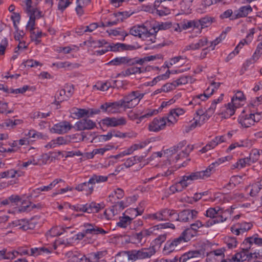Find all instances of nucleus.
<instances>
[{"instance_id":"1","label":"nucleus","mask_w":262,"mask_h":262,"mask_svg":"<svg viewBox=\"0 0 262 262\" xmlns=\"http://www.w3.org/2000/svg\"><path fill=\"white\" fill-rule=\"evenodd\" d=\"M202 179L199 171L187 173L182 177V179L170 187V190L173 193L181 192L186 188L193 181Z\"/></svg>"},{"instance_id":"2","label":"nucleus","mask_w":262,"mask_h":262,"mask_svg":"<svg viewBox=\"0 0 262 262\" xmlns=\"http://www.w3.org/2000/svg\"><path fill=\"white\" fill-rule=\"evenodd\" d=\"M246 247L248 248V246L244 245V242L242 244L241 250L236 253L235 254L233 255L231 259H229L230 261H237V262H243L245 260H249L252 258H259L260 259V257L262 256L260 255L259 253H249V251L251 248L246 249ZM262 262V261H261Z\"/></svg>"},{"instance_id":"3","label":"nucleus","mask_w":262,"mask_h":262,"mask_svg":"<svg viewBox=\"0 0 262 262\" xmlns=\"http://www.w3.org/2000/svg\"><path fill=\"white\" fill-rule=\"evenodd\" d=\"M144 94L140 93L139 91H132L127 95H125L120 99L124 110L132 108L135 107L143 97Z\"/></svg>"},{"instance_id":"4","label":"nucleus","mask_w":262,"mask_h":262,"mask_svg":"<svg viewBox=\"0 0 262 262\" xmlns=\"http://www.w3.org/2000/svg\"><path fill=\"white\" fill-rule=\"evenodd\" d=\"M177 211L175 210L165 208L151 214V218L159 221H177Z\"/></svg>"},{"instance_id":"5","label":"nucleus","mask_w":262,"mask_h":262,"mask_svg":"<svg viewBox=\"0 0 262 262\" xmlns=\"http://www.w3.org/2000/svg\"><path fill=\"white\" fill-rule=\"evenodd\" d=\"M184 243L179 236L176 238H170L164 245L163 253L165 255H168L173 252L180 250Z\"/></svg>"},{"instance_id":"6","label":"nucleus","mask_w":262,"mask_h":262,"mask_svg":"<svg viewBox=\"0 0 262 262\" xmlns=\"http://www.w3.org/2000/svg\"><path fill=\"white\" fill-rule=\"evenodd\" d=\"M198 212L195 210L185 209L177 213V221L190 222L197 217Z\"/></svg>"},{"instance_id":"7","label":"nucleus","mask_w":262,"mask_h":262,"mask_svg":"<svg viewBox=\"0 0 262 262\" xmlns=\"http://www.w3.org/2000/svg\"><path fill=\"white\" fill-rule=\"evenodd\" d=\"M252 226L250 222L238 223L231 227V231L235 235H239L250 230Z\"/></svg>"},{"instance_id":"8","label":"nucleus","mask_w":262,"mask_h":262,"mask_svg":"<svg viewBox=\"0 0 262 262\" xmlns=\"http://www.w3.org/2000/svg\"><path fill=\"white\" fill-rule=\"evenodd\" d=\"M102 124L107 127H116L124 125L126 123V120L124 117H106L101 120Z\"/></svg>"},{"instance_id":"9","label":"nucleus","mask_w":262,"mask_h":262,"mask_svg":"<svg viewBox=\"0 0 262 262\" xmlns=\"http://www.w3.org/2000/svg\"><path fill=\"white\" fill-rule=\"evenodd\" d=\"M71 142V138L69 136H60L51 140L46 145L47 148H54L57 146L67 145Z\"/></svg>"},{"instance_id":"10","label":"nucleus","mask_w":262,"mask_h":262,"mask_svg":"<svg viewBox=\"0 0 262 262\" xmlns=\"http://www.w3.org/2000/svg\"><path fill=\"white\" fill-rule=\"evenodd\" d=\"M167 118H155L149 124L148 129L151 132H159L164 128L166 124Z\"/></svg>"},{"instance_id":"11","label":"nucleus","mask_w":262,"mask_h":262,"mask_svg":"<svg viewBox=\"0 0 262 262\" xmlns=\"http://www.w3.org/2000/svg\"><path fill=\"white\" fill-rule=\"evenodd\" d=\"M72 128V125L68 121H62L55 124L51 129L54 133L62 134L67 133Z\"/></svg>"},{"instance_id":"12","label":"nucleus","mask_w":262,"mask_h":262,"mask_svg":"<svg viewBox=\"0 0 262 262\" xmlns=\"http://www.w3.org/2000/svg\"><path fill=\"white\" fill-rule=\"evenodd\" d=\"M65 255L69 258L68 262H88L85 256L77 251H69L66 253Z\"/></svg>"},{"instance_id":"13","label":"nucleus","mask_w":262,"mask_h":262,"mask_svg":"<svg viewBox=\"0 0 262 262\" xmlns=\"http://www.w3.org/2000/svg\"><path fill=\"white\" fill-rule=\"evenodd\" d=\"M96 123L90 119H82L76 122L75 127L78 130H89L94 128Z\"/></svg>"},{"instance_id":"14","label":"nucleus","mask_w":262,"mask_h":262,"mask_svg":"<svg viewBox=\"0 0 262 262\" xmlns=\"http://www.w3.org/2000/svg\"><path fill=\"white\" fill-rule=\"evenodd\" d=\"M252 116H253V115L252 114L245 115L244 111H243L242 114L238 117V123L244 127L247 128L250 127L251 125H254L255 123V120L253 119Z\"/></svg>"},{"instance_id":"15","label":"nucleus","mask_w":262,"mask_h":262,"mask_svg":"<svg viewBox=\"0 0 262 262\" xmlns=\"http://www.w3.org/2000/svg\"><path fill=\"white\" fill-rule=\"evenodd\" d=\"M94 185L91 178L88 182H85L78 184L75 187V189L78 191H85L86 195L92 194L94 190Z\"/></svg>"},{"instance_id":"16","label":"nucleus","mask_w":262,"mask_h":262,"mask_svg":"<svg viewBox=\"0 0 262 262\" xmlns=\"http://www.w3.org/2000/svg\"><path fill=\"white\" fill-rule=\"evenodd\" d=\"M85 229V233L86 234H105L107 231L94 224L85 223L83 225Z\"/></svg>"},{"instance_id":"17","label":"nucleus","mask_w":262,"mask_h":262,"mask_svg":"<svg viewBox=\"0 0 262 262\" xmlns=\"http://www.w3.org/2000/svg\"><path fill=\"white\" fill-rule=\"evenodd\" d=\"M160 0H156L154 3V7L156 9L157 13L160 16H164L169 14L170 13V10L167 6L166 2H161Z\"/></svg>"},{"instance_id":"18","label":"nucleus","mask_w":262,"mask_h":262,"mask_svg":"<svg viewBox=\"0 0 262 262\" xmlns=\"http://www.w3.org/2000/svg\"><path fill=\"white\" fill-rule=\"evenodd\" d=\"M185 111L183 108H177L171 110L167 118L168 125L173 124L177 122V117L184 114Z\"/></svg>"},{"instance_id":"19","label":"nucleus","mask_w":262,"mask_h":262,"mask_svg":"<svg viewBox=\"0 0 262 262\" xmlns=\"http://www.w3.org/2000/svg\"><path fill=\"white\" fill-rule=\"evenodd\" d=\"M252 11V8L250 5L242 6L238 10H235L232 16V19H235L241 17H246Z\"/></svg>"},{"instance_id":"20","label":"nucleus","mask_w":262,"mask_h":262,"mask_svg":"<svg viewBox=\"0 0 262 262\" xmlns=\"http://www.w3.org/2000/svg\"><path fill=\"white\" fill-rule=\"evenodd\" d=\"M244 245L248 246V248L251 249H253L254 245L262 246V238H259L257 234H254L245 238L244 241ZM246 248L247 249L248 247H246Z\"/></svg>"},{"instance_id":"21","label":"nucleus","mask_w":262,"mask_h":262,"mask_svg":"<svg viewBox=\"0 0 262 262\" xmlns=\"http://www.w3.org/2000/svg\"><path fill=\"white\" fill-rule=\"evenodd\" d=\"M158 113V111L157 110L149 109L146 111L144 114L140 116V117L138 116V114L134 113L133 112H130L128 115V117L132 120L138 119L139 121L137 122V123H139L143 119L150 117L153 115L157 114Z\"/></svg>"},{"instance_id":"22","label":"nucleus","mask_w":262,"mask_h":262,"mask_svg":"<svg viewBox=\"0 0 262 262\" xmlns=\"http://www.w3.org/2000/svg\"><path fill=\"white\" fill-rule=\"evenodd\" d=\"M196 20L198 24L197 29H199V32L201 33L203 29L209 27L211 25L214 21V18L210 16H205Z\"/></svg>"},{"instance_id":"23","label":"nucleus","mask_w":262,"mask_h":262,"mask_svg":"<svg viewBox=\"0 0 262 262\" xmlns=\"http://www.w3.org/2000/svg\"><path fill=\"white\" fill-rule=\"evenodd\" d=\"M201 257L202 253L200 251H190L183 254L180 258H178V260L179 262H189L191 259Z\"/></svg>"},{"instance_id":"24","label":"nucleus","mask_w":262,"mask_h":262,"mask_svg":"<svg viewBox=\"0 0 262 262\" xmlns=\"http://www.w3.org/2000/svg\"><path fill=\"white\" fill-rule=\"evenodd\" d=\"M156 250L154 246L149 247L147 248H142L138 250L139 259L150 258L155 254Z\"/></svg>"},{"instance_id":"25","label":"nucleus","mask_w":262,"mask_h":262,"mask_svg":"<svg viewBox=\"0 0 262 262\" xmlns=\"http://www.w3.org/2000/svg\"><path fill=\"white\" fill-rule=\"evenodd\" d=\"M156 227H152L148 229H143L140 232L135 234V237L138 242V243H144L146 241L145 238L148 236L152 234L155 231Z\"/></svg>"},{"instance_id":"26","label":"nucleus","mask_w":262,"mask_h":262,"mask_svg":"<svg viewBox=\"0 0 262 262\" xmlns=\"http://www.w3.org/2000/svg\"><path fill=\"white\" fill-rule=\"evenodd\" d=\"M84 206L85 212L88 213H97L104 207L103 203H96L95 202H92L90 204H86Z\"/></svg>"},{"instance_id":"27","label":"nucleus","mask_w":262,"mask_h":262,"mask_svg":"<svg viewBox=\"0 0 262 262\" xmlns=\"http://www.w3.org/2000/svg\"><path fill=\"white\" fill-rule=\"evenodd\" d=\"M132 61L131 58L127 56L116 57L110 61L107 64L113 66H119L126 64L128 66H130Z\"/></svg>"},{"instance_id":"28","label":"nucleus","mask_w":262,"mask_h":262,"mask_svg":"<svg viewBox=\"0 0 262 262\" xmlns=\"http://www.w3.org/2000/svg\"><path fill=\"white\" fill-rule=\"evenodd\" d=\"M208 42L207 38L206 37H203L201 39H200L198 42L196 43H192L189 45H188L185 47L184 50L187 51L189 50H198L200 49L201 48L207 45Z\"/></svg>"},{"instance_id":"29","label":"nucleus","mask_w":262,"mask_h":262,"mask_svg":"<svg viewBox=\"0 0 262 262\" xmlns=\"http://www.w3.org/2000/svg\"><path fill=\"white\" fill-rule=\"evenodd\" d=\"M70 227H66L65 228H59L58 227H54L51 228L47 233L46 236L47 237H55L59 236L62 234L64 232H66L67 229H70Z\"/></svg>"},{"instance_id":"30","label":"nucleus","mask_w":262,"mask_h":262,"mask_svg":"<svg viewBox=\"0 0 262 262\" xmlns=\"http://www.w3.org/2000/svg\"><path fill=\"white\" fill-rule=\"evenodd\" d=\"M121 107H123V105L120 100L114 102H108V114L119 113Z\"/></svg>"},{"instance_id":"31","label":"nucleus","mask_w":262,"mask_h":262,"mask_svg":"<svg viewBox=\"0 0 262 262\" xmlns=\"http://www.w3.org/2000/svg\"><path fill=\"white\" fill-rule=\"evenodd\" d=\"M235 105L231 102L226 106V110L224 113H222L225 118H230L235 113V109L237 107Z\"/></svg>"},{"instance_id":"32","label":"nucleus","mask_w":262,"mask_h":262,"mask_svg":"<svg viewBox=\"0 0 262 262\" xmlns=\"http://www.w3.org/2000/svg\"><path fill=\"white\" fill-rule=\"evenodd\" d=\"M226 220V217H224L223 216H217L216 219L209 218V219L206 221L205 223L203 224V225L204 227L208 228L214 225V224L223 222Z\"/></svg>"},{"instance_id":"33","label":"nucleus","mask_w":262,"mask_h":262,"mask_svg":"<svg viewBox=\"0 0 262 262\" xmlns=\"http://www.w3.org/2000/svg\"><path fill=\"white\" fill-rule=\"evenodd\" d=\"M16 176L19 177L21 174L18 171L12 169L0 173V179L14 178Z\"/></svg>"},{"instance_id":"34","label":"nucleus","mask_w":262,"mask_h":262,"mask_svg":"<svg viewBox=\"0 0 262 262\" xmlns=\"http://www.w3.org/2000/svg\"><path fill=\"white\" fill-rule=\"evenodd\" d=\"M217 163L213 162L211 163L205 170L200 171L199 172L201 174L202 179L209 177L211 173L214 171L215 167L217 166Z\"/></svg>"},{"instance_id":"35","label":"nucleus","mask_w":262,"mask_h":262,"mask_svg":"<svg viewBox=\"0 0 262 262\" xmlns=\"http://www.w3.org/2000/svg\"><path fill=\"white\" fill-rule=\"evenodd\" d=\"M123 216L120 217L119 222L117 223V225L118 227L121 228H126L128 225H129L131 223L132 220H133V217H130L128 215H125V214H123Z\"/></svg>"},{"instance_id":"36","label":"nucleus","mask_w":262,"mask_h":262,"mask_svg":"<svg viewBox=\"0 0 262 262\" xmlns=\"http://www.w3.org/2000/svg\"><path fill=\"white\" fill-rule=\"evenodd\" d=\"M193 0H182L180 3L181 10L185 13H189Z\"/></svg>"},{"instance_id":"37","label":"nucleus","mask_w":262,"mask_h":262,"mask_svg":"<svg viewBox=\"0 0 262 262\" xmlns=\"http://www.w3.org/2000/svg\"><path fill=\"white\" fill-rule=\"evenodd\" d=\"M181 27L182 30H187L191 28L197 29V21L196 19L192 20H184L181 23Z\"/></svg>"},{"instance_id":"38","label":"nucleus","mask_w":262,"mask_h":262,"mask_svg":"<svg viewBox=\"0 0 262 262\" xmlns=\"http://www.w3.org/2000/svg\"><path fill=\"white\" fill-rule=\"evenodd\" d=\"M193 147L192 145H188L185 148L182 150L179 154L175 157V160L177 162L179 159L185 158L188 156L190 152L193 150Z\"/></svg>"},{"instance_id":"39","label":"nucleus","mask_w":262,"mask_h":262,"mask_svg":"<svg viewBox=\"0 0 262 262\" xmlns=\"http://www.w3.org/2000/svg\"><path fill=\"white\" fill-rule=\"evenodd\" d=\"M245 44H248V41H247L245 39H244L239 42L238 45L235 48L234 50L228 55L226 61H228L230 59L232 58L236 54H237L239 52V50L243 48Z\"/></svg>"},{"instance_id":"40","label":"nucleus","mask_w":262,"mask_h":262,"mask_svg":"<svg viewBox=\"0 0 262 262\" xmlns=\"http://www.w3.org/2000/svg\"><path fill=\"white\" fill-rule=\"evenodd\" d=\"M192 230L190 228H188L180 235L179 237L182 239L184 244L190 240L191 237L193 235Z\"/></svg>"},{"instance_id":"41","label":"nucleus","mask_w":262,"mask_h":262,"mask_svg":"<svg viewBox=\"0 0 262 262\" xmlns=\"http://www.w3.org/2000/svg\"><path fill=\"white\" fill-rule=\"evenodd\" d=\"M139 26L141 38L142 37H148L155 34V31L154 30L153 28L148 30L144 26Z\"/></svg>"},{"instance_id":"42","label":"nucleus","mask_w":262,"mask_h":262,"mask_svg":"<svg viewBox=\"0 0 262 262\" xmlns=\"http://www.w3.org/2000/svg\"><path fill=\"white\" fill-rule=\"evenodd\" d=\"M220 209L216 210L215 208H210L206 211L205 215L209 218H216L217 216H223L220 214Z\"/></svg>"},{"instance_id":"43","label":"nucleus","mask_w":262,"mask_h":262,"mask_svg":"<svg viewBox=\"0 0 262 262\" xmlns=\"http://www.w3.org/2000/svg\"><path fill=\"white\" fill-rule=\"evenodd\" d=\"M143 72L141 68L138 67H132L127 69L126 70L122 72V74L124 76H129L132 74H135L136 73H141Z\"/></svg>"},{"instance_id":"44","label":"nucleus","mask_w":262,"mask_h":262,"mask_svg":"<svg viewBox=\"0 0 262 262\" xmlns=\"http://www.w3.org/2000/svg\"><path fill=\"white\" fill-rule=\"evenodd\" d=\"M66 91L65 89L60 90L58 92V95H56L55 96V101L54 103L56 104L57 105H60V103L64 100H67V98H65L64 96L66 95Z\"/></svg>"},{"instance_id":"45","label":"nucleus","mask_w":262,"mask_h":262,"mask_svg":"<svg viewBox=\"0 0 262 262\" xmlns=\"http://www.w3.org/2000/svg\"><path fill=\"white\" fill-rule=\"evenodd\" d=\"M144 211L143 208H129L126 210L125 212L127 214H130L131 215L130 217L135 218L139 215H141Z\"/></svg>"},{"instance_id":"46","label":"nucleus","mask_w":262,"mask_h":262,"mask_svg":"<svg viewBox=\"0 0 262 262\" xmlns=\"http://www.w3.org/2000/svg\"><path fill=\"white\" fill-rule=\"evenodd\" d=\"M142 157L134 156L128 158L124 163V165L126 167H129L135 164L137 161H141L142 159Z\"/></svg>"},{"instance_id":"47","label":"nucleus","mask_w":262,"mask_h":262,"mask_svg":"<svg viewBox=\"0 0 262 262\" xmlns=\"http://www.w3.org/2000/svg\"><path fill=\"white\" fill-rule=\"evenodd\" d=\"M91 179L95 185L96 183L106 182L108 180V177L93 174L91 177Z\"/></svg>"},{"instance_id":"48","label":"nucleus","mask_w":262,"mask_h":262,"mask_svg":"<svg viewBox=\"0 0 262 262\" xmlns=\"http://www.w3.org/2000/svg\"><path fill=\"white\" fill-rule=\"evenodd\" d=\"M172 24L171 23L165 22L162 23L156 27H153V29L155 31V34L157 33L159 30H167L171 27Z\"/></svg>"},{"instance_id":"49","label":"nucleus","mask_w":262,"mask_h":262,"mask_svg":"<svg viewBox=\"0 0 262 262\" xmlns=\"http://www.w3.org/2000/svg\"><path fill=\"white\" fill-rule=\"evenodd\" d=\"M225 242L229 249H232L237 246V241L235 237H228L225 238Z\"/></svg>"},{"instance_id":"50","label":"nucleus","mask_w":262,"mask_h":262,"mask_svg":"<svg viewBox=\"0 0 262 262\" xmlns=\"http://www.w3.org/2000/svg\"><path fill=\"white\" fill-rule=\"evenodd\" d=\"M128 257V260H136L138 258V250L124 251Z\"/></svg>"},{"instance_id":"51","label":"nucleus","mask_w":262,"mask_h":262,"mask_svg":"<svg viewBox=\"0 0 262 262\" xmlns=\"http://www.w3.org/2000/svg\"><path fill=\"white\" fill-rule=\"evenodd\" d=\"M132 13H129L128 12H118L114 14L116 18H118V20L123 21L124 19L129 17Z\"/></svg>"},{"instance_id":"52","label":"nucleus","mask_w":262,"mask_h":262,"mask_svg":"<svg viewBox=\"0 0 262 262\" xmlns=\"http://www.w3.org/2000/svg\"><path fill=\"white\" fill-rule=\"evenodd\" d=\"M259 155V151L254 149L252 150L248 158L252 163H254L258 160Z\"/></svg>"},{"instance_id":"53","label":"nucleus","mask_w":262,"mask_h":262,"mask_svg":"<svg viewBox=\"0 0 262 262\" xmlns=\"http://www.w3.org/2000/svg\"><path fill=\"white\" fill-rule=\"evenodd\" d=\"M245 99L244 93L242 91H237L231 100L232 103L236 104V101H242Z\"/></svg>"},{"instance_id":"54","label":"nucleus","mask_w":262,"mask_h":262,"mask_svg":"<svg viewBox=\"0 0 262 262\" xmlns=\"http://www.w3.org/2000/svg\"><path fill=\"white\" fill-rule=\"evenodd\" d=\"M128 257L124 251L116 255L115 262H128Z\"/></svg>"},{"instance_id":"55","label":"nucleus","mask_w":262,"mask_h":262,"mask_svg":"<svg viewBox=\"0 0 262 262\" xmlns=\"http://www.w3.org/2000/svg\"><path fill=\"white\" fill-rule=\"evenodd\" d=\"M226 36L225 33H222L219 37H217L214 40L210 42L209 47L211 48V50L214 49L215 46L218 45L222 39H224Z\"/></svg>"},{"instance_id":"56","label":"nucleus","mask_w":262,"mask_h":262,"mask_svg":"<svg viewBox=\"0 0 262 262\" xmlns=\"http://www.w3.org/2000/svg\"><path fill=\"white\" fill-rule=\"evenodd\" d=\"M5 251V253H4V259H12L16 257V254H18V252L17 251H9L7 252L6 249H3Z\"/></svg>"},{"instance_id":"57","label":"nucleus","mask_w":262,"mask_h":262,"mask_svg":"<svg viewBox=\"0 0 262 262\" xmlns=\"http://www.w3.org/2000/svg\"><path fill=\"white\" fill-rule=\"evenodd\" d=\"M15 29L17 31L18 30V27L17 25V23H19L20 19V16L19 13L13 12V14L11 17Z\"/></svg>"},{"instance_id":"58","label":"nucleus","mask_w":262,"mask_h":262,"mask_svg":"<svg viewBox=\"0 0 262 262\" xmlns=\"http://www.w3.org/2000/svg\"><path fill=\"white\" fill-rule=\"evenodd\" d=\"M29 20L28 22V24L27 26V28H30V31H32L34 30V26L35 22V17H34V12L32 14H29Z\"/></svg>"},{"instance_id":"59","label":"nucleus","mask_w":262,"mask_h":262,"mask_svg":"<svg viewBox=\"0 0 262 262\" xmlns=\"http://www.w3.org/2000/svg\"><path fill=\"white\" fill-rule=\"evenodd\" d=\"M214 92V89L211 90V92L210 94H207L204 93L202 94L196 95L193 97V101L198 100V99H201L202 101H205L207 100Z\"/></svg>"},{"instance_id":"60","label":"nucleus","mask_w":262,"mask_h":262,"mask_svg":"<svg viewBox=\"0 0 262 262\" xmlns=\"http://www.w3.org/2000/svg\"><path fill=\"white\" fill-rule=\"evenodd\" d=\"M77 112H75L74 114L78 118H82L85 116L89 117L90 111L85 109L77 108Z\"/></svg>"},{"instance_id":"61","label":"nucleus","mask_w":262,"mask_h":262,"mask_svg":"<svg viewBox=\"0 0 262 262\" xmlns=\"http://www.w3.org/2000/svg\"><path fill=\"white\" fill-rule=\"evenodd\" d=\"M154 227H156L155 228V230H158L159 229H165V228H170L172 229H175V226L174 224L170 223H166L164 224H160L158 225L154 226Z\"/></svg>"},{"instance_id":"62","label":"nucleus","mask_w":262,"mask_h":262,"mask_svg":"<svg viewBox=\"0 0 262 262\" xmlns=\"http://www.w3.org/2000/svg\"><path fill=\"white\" fill-rule=\"evenodd\" d=\"M128 205L127 202H125L123 201L117 202L114 204V207L115 208L116 211H121L125 207Z\"/></svg>"},{"instance_id":"63","label":"nucleus","mask_w":262,"mask_h":262,"mask_svg":"<svg viewBox=\"0 0 262 262\" xmlns=\"http://www.w3.org/2000/svg\"><path fill=\"white\" fill-rule=\"evenodd\" d=\"M54 66H56L58 68H74V67L73 66V64L68 61L65 62H59L57 63H54L53 64Z\"/></svg>"},{"instance_id":"64","label":"nucleus","mask_w":262,"mask_h":262,"mask_svg":"<svg viewBox=\"0 0 262 262\" xmlns=\"http://www.w3.org/2000/svg\"><path fill=\"white\" fill-rule=\"evenodd\" d=\"M176 87L174 81H173L171 83H167L164 84L162 88V90L163 92H167L170 90L176 89Z\"/></svg>"}]
</instances>
